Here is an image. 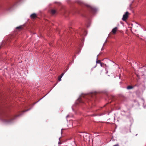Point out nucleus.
I'll list each match as a JSON object with an SVG mask.
<instances>
[{"label": "nucleus", "instance_id": "nucleus-1", "mask_svg": "<svg viewBox=\"0 0 146 146\" xmlns=\"http://www.w3.org/2000/svg\"><path fill=\"white\" fill-rule=\"evenodd\" d=\"M78 3L81 5H84L86 6L89 10L91 12L94 13L96 11V9L95 8L91 6L90 5L85 3L81 1H79L78 2Z\"/></svg>", "mask_w": 146, "mask_h": 146}, {"label": "nucleus", "instance_id": "nucleus-2", "mask_svg": "<svg viewBox=\"0 0 146 146\" xmlns=\"http://www.w3.org/2000/svg\"><path fill=\"white\" fill-rule=\"evenodd\" d=\"M14 118L11 116L9 115H6L3 118V121L6 123H9L11 122Z\"/></svg>", "mask_w": 146, "mask_h": 146}, {"label": "nucleus", "instance_id": "nucleus-3", "mask_svg": "<svg viewBox=\"0 0 146 146\" xmlns=\"http://www.w3.org/2000/svg\"><path fill=\"white\" fill-rule=\"evenodd\" d=\"M80 136H83L84 140L85 141H86L87 140L89 139V135L86 133H82V134L80 135Z\"/></svg>", "mask_w": 146, "mask_h": 146}, {"label": "nucleus", "instance_id": "nucleus-4", "mask_svg": "<svg viewBox=\"0 0 146 146\" xmlns=\"http://www.w3.org/2000/svg\"><path fill=\"white\" fill-rule=\"evenodd\" d=\"M129 14L128 12H126L123 15L122 20L124 21H126L128 17Z\"/></svg>", "mask_w": 146, "mask_h": 146}, {"label": "nucleus", "instance_id": "nucleus-5", "mask_svg": "<svg viewBox=\"0 0 146 146\" xmlns=\"http://www.w3.org/2000/svg\"><path fill=\"white\" fill-rule=\"evenodd\" d=\"M118 28L117 27H115L112 30L111 32L110 33V34H112L113 35H115L116 34V32Z\"/></svg>", "mask_w": 146, "mask_h": 146}, {"label": "nucleus", "instance_id": "nucleus-6", "mask_svg": "<svg viewBox=\"0 0 146 146\" xmlns=\"http://www.w3.org/2000/svg\"><path fill=\"white\" fill-rule=\"evenodd\" d=\"M85 97L83 95H82L79 98L78 100V101L80 103L83 102V98H85Z\"/></svg>", "mask_w": 146, "mask_h": 146}, {"label": "nucleus", "instance_id": "nucleus-7", "mask_svg": "<svg viewBox=\"0 0 146 146\" xmlns=\"http://www.w3.org/2000/svg\"><path fill=\"white\" fill-rule=\"evenodd\" d=\"M30 17L32 19H34L37 17V15L36 13H33L30 15Z\"/></svg>", "mask_w": 146, "mask_h": 146}, {"label": "nucleus", "instance_id": "nucleus-8", "mask_svg": "<svg viewBox=\"0 0 146 146\" xmlns=\"http://www.w3.org/2000/svg\"><path fill=\"white\" fill-rule=\"evenodd\" d=\"M56 11L54 9H52L51 10V13L52 15H54L56 13Z\"/></svg>", "mask_w": 146, "mask_h": 146}, {"label": "nucleus", "instance_id": "nucleus-9", "mask_svg": "<svg viewBox=\"0 0 146 146\" xmlns=\"http://www.w3.org/2000/svg\"><path fill=\"white\" fill-rule=\"evenodd\" d=\"M133 87L131 86H127V89H131L133 88Z\"/></svg>", "mask_w": 146, "mask_h": 146}, {"label": "nucleus", "instance_id": "nucleus-10", "mask_svg": "<svg viewBox=\"0 0 146 146\" xmlns=\"http://www.w3.org/2000/svg\"><path fill=\"white\" fill-rule=\"evenodd\" d=\"M22 28V26H20L19 27H17L16 29H21Z\"/></svg>", "mask_w": 146, "mask_h": 146}, {"label": "nucleus", "instance_id": "nucleus-11", "mask_svg": "<svg viewBox=\"0 0 146 146\" xmlns=\"http://www.w3.org/2000/svg\"><path fill=\"white\" fill-rule=\"evenodd\" d=\"M61 76H59L58 77V81H60L61 80Z\"/></svg>", "mask_w": 146, "mask_h": 146}, {"label": "nucleus", "instance_id": "nucleus-12", "mask_svg": "<svg viewBox=\"0 0 146 146\" xmlns=\"http://www.w3.org/2000/svg\"><path fill=\"white\" fill-rule=\"evenodd\" d=\"M96 63H101V61L100 60H98L96 61Z\"/></svg>", "mask_w": 146, "mask_h": 146}, {"label": "nucleus", "instance_id": "nucleus-13", "mask_svg": "<svg viewBox=\"0 0 146 146\" xmlns=\"http://www.w3.org/2000/svg\"><path fill=\"white\" fill-rule=\"evenodd\" d=\"M64 73H62L61 74V75L60 76H61V77L63 76L64 75Z\"/></svg>", "mask_w": 146, "mask_h": 146}, {"label": "nucleus", "instance_id": "nucleus-14", "mask_svg": "<svg viewBox=\"0 0 146 146\" xmlns=\"http://www.w3.org/2000/svg\"><path fill=\"white\" fill-rule=\"evenodd\" d=\"M113 146H119V145L118 144H117L114 145Z\"/></svg>", "mask_w": 146, "mask_h": 146}, {"label": "nucleus", "instance_id": "nucleus-15", "mask_svg": "<svg viewBox=\"0 0 146 146\" xmlns=\"http://www.w3.org/2000/svg\"><path fill=\"white\" fill-rule=\"evenodd\" d=\"M58 144H61V143L60 142H59L58 143Z\"/></svg>", "mask_w": 146, "mask_h": 146}, {"label": "nucleus", "instance_id": "nucleus-16", "mask_svg": "<svg viewBox=\"0 0 146 146\" xmlns=\"http://www.w3.org/2000/svg\"><path fill=\"white\" fill-rule=\"evenodd\" d=\"M84 32L85 33H86V31H84Z\"/></svg>", "mask_w": 146, "mask_h": 146}, {"label": "nucleus", "instance_id": "nucleus-17", "mask_svg": "<svg viewBox=\"0 0 146 146\" xmlns=\"http://www.w3.org/2000/svg\"><path fill=\"white\" fill-rule=\"evenodd\" d=\"M103 50V48H102V49H101V50Z\"/></svg>", "mask_w": 146, "mask_h": 146}]
</instances>
